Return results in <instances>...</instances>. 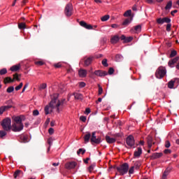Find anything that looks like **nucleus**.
Wrapping results in <instances>:
<instances>
[{
  "label": "nucleus",
  "mask_w": 179,
  "mask_h": 179,
  "mask_svg": "<svg viewBox=\"0 0 179 179\" xmlns=\"http://www.w3.org/2000/svg\"><path fill=\"white\" fill-rule=\"evenodd\" d=\"M18 29H20V30H24V29H26V23H24V22L19 23Z\"/></svg>",
  "instance_id": "30"
},
{
  "label": "nucleus",
  "mask_w": 179,
  "mask_h": 179,
  "mask_svg": "<svg viewBox=\"0 0 179 179\" xmlns=\"http://www.w3.org/2000/svg\"><path fill=\"white\" fill-rule=\"evenodd\" d=\"M4 85H8V83H13V80L10 77H6L3 80Z\"/></svg>",
  "instance_id": "26"
},
{
  "label": "nucleus",
  "mask_w": 179,
  "mask_h": 179,
  "mask_svg": "<svg viewBox=\"0 0 179 179\" xmlns=\"http://www.w3.org/2000/svg\"><path fill=\"white\" fill-rule=\"evenodd\" d=\"M135 171V166H131V168H129L128 173L129 175L134 174Z\"/></svg>",
  "instance_id": "40"
},
{
  "label": "nucleus",
  "mask_w": 179,
  "mask_h": 179,
  "mask_svg": "<svg viewBox=\"0 0 179 179\" xmlns=\"http://www.w3.org/2000/svg\"><path fill=\"white\" fill-rule=\"evenodd\" d=\"M132 15V10H128L124 13V17H128L129 16H131Z\"/></svg>",
  "instance_id": "36"
},
{
  "label": "nucleus",
  "mask_w": 179,
  "mask_h": 179,
  "mask_svg": "<svg viewBox=\"0 0 179 179\" xmlns=\"http://www.w3.org/2000/svg\"><path fill=\"white\" fill-rule=\"evenodd\" d=\"M146 139H147L148 148L150 149L152 145H155V142H153V138L151 136H148Z\"/></svg>",
  "instance_id": "19"
},
{
  "label": "nucleus",
  "mask_w": 179,
  "mask_h": 179,
  "mask_svg": "<svg viewBox=\"0 0 179 179\" xmlns=\"http://www.w3.org/2000/svg\"><path fill=\"white\" fill-rule=\"evenodd\" d=\"M141 155H142V148L138 147L137 150H136L134 153V157H141Z\"/></svg>",
  "instance_id": "21"
},
{
  "label": "nucleus",
  "mask_w": 179,
  "mask_h": 179,
  "mask_svg": "<svg viewBox=\"0 0 179 179\" xmlns=\"http://www.w3.org/2000/svg\"><path fill=\"white\" fill-rule=\"evenodd\" d=\"M8 73V70L6 69H2L0 70V75H6Z\"/></svg>",
  "instance_id": "45"
},
{
  "label": "nucleus",
  "mask_w": 179,
  "mask_h": 179,
  "mask_svg": "<svg viewBox=\"0 0 179 179\" xmlns=\"http://www.w3.org/2000/svg\"><path fill=\"white\" fill-rule=\"evenodd\" d=\"M126 143L129 146V148H133V146H135V138H134V136L129 135L126 138Z\"/></svg>",
  "instance_id": "10"
},
{
  "label": "nucleus",
  "mask_w": 179,
  "mask_h": 179,
  "mask_svg": "<svg viewBox=\"0 0 179 179\" xmlns=\"http://www.w3.org/2000/svg\"><path fill=\"white\" fill-rule=\"evenodd\" d=\"M44 89H47V83H42L39 86V90H44Z\"/></svg>",
  "instance_id": "39"
},
{
  "label": "nucleus",
  "mask_w": 179,
  "mask_h": 179,
  "mask_svg": "<svg viewBox=\"0 0 179 179\" xmlns=\"http://www.w3.org/2000/svg\"><path fill=\"white\" fill-rule=\"evenodd\" d=\"M64 101H65V99H64L63 101H59L57 98H54L53 99H52V101L50 102L49 105H47L45 107V115H48V114H50V113H52V110H54V108L56 109L57 113H59L60 111H62Z\"/></svg>",
  "instance_id": "1"
},
{
  "label": "nucleus",
  "mask_w": 179,
  "mask_h": 179,
  "mask_svg": "<svg viewBox=\"0 0 179 179\" xmlns=\"http://www.w3.org/2000/svg\"><path fill=\"white\" fill-rule=\"evenodd\" d=\"M35 65H37L38 66H43L45 63L41 60L40 61H36L34 62Z\"/></svg>",
  "instance_id": "33"
},
{
  "label": "nucleus",
  "mask_w": 179,
  "mask_h": 179,
  "mask_svg": "<svg viewBox=\"0 0 179 179\" xmlns=\"http://www.w3.org/2000/svg\"><path fill=\"white\" fill-rule=\"evenodd\" d=\"M106 141L108 143H115V138L110 137V136H106Z\"/></svg>",
  "instance_id": "24"
},
{
  "label": "nucleus",
  "mask_w": 179,
  "mask_h": 179,
  "mask_svg": "<svg viewBox=\"0 0 179 179\" xmlns=\"http://www.w3.org/2000/svg\"><path fill=\"white\" fill-rule=\"evenodd\" d=\"M23 123H14L11 126V129L13 132H20V131L23 130Z\"/></svg>",
  "instance_id": "7"
},
{
  "label": "nucleus",
  "mask_w": 179,
  "mask_h": 179,
  "mask_svg": "<svg viewBox=\"0 0 179 179\" xmlns=\"http://www.w3.org/2000/svg\"><path fill=\"white\" fill-rule=\"evenodd\" d=\"M108 19H110L109 15H106L103 16L102 17H101V22H107V20H108Z\"/></svg>",
  "instance_id": "34"
},
{
  "label": "nucleus",
  "mask_w": 179,
  "mask_h": 179,
  "mask_svg": "<svg viewBox=\"0 0 179 179\" xmlns=\"http://www.w3.org/2000/svg\"><path fill=\"white\" fill-rule=\"evenodd\" d=\"M166 31H171V24L170 22L166 24Z\"/></svg>",
  "instance_id": "56"
},
{
  "label": "nucleus",
  "mask_w": 179,
  "mask_h": 179,
  "mask_svg": "<svg viewBox=\"0 0 179 179\" xmlns=\"http://www.w3.org/2000/svg\"><path fill=\"white\" fill-rule=\"evenodd\" d=\"M72 10H73L72 3H67L64 9V14L66 15V16H67L68 17L72 16Z\"/></svg>",
  "instance_id": "8"
},
{
  "label": "nucleus",
  "mask_w": 179,
  "mask_h": 179,
  "mask_svg": "<svg viewBox=\"0 0 179 179\" xmlns=\"http://www.w3.org/2000/svg\"><path fill=\"white\" fill-rule=\"evenodd\" d=\"M92 136V134H90V132H87L85 136H84V141L85 143H87L89 141H90V137Z\"/></svg>",
  "instance_id": "27"
},
{
  "label": "nucleus",
  "mask_w": 179,
  "mask_h": 179,
  "mask_svg": "<svg viewBox=\"0 0 179 179\" xmlns=\"http://www.w3.org/2000/svg\"><path fill=\"white\" fill-rule=\"evenodd\" d=\"M171 19H170L167 17L162 18V22L163 23H171Z\"/></svg>",
  "instance_id": "37"
},
{
  "label": "nucleus",
  "mask_w": 179,
  "mask_h": 179,
  "mask_svg": "<svg viewBox=\"0 0 179 179\" xmlns=\"http://www.w3.org/2000/svg\"><path fill=\"white\" fill-rule=\"evenodd\" d=\"M94 167H96V164H92L91 166H89L88 170L90 173H92V171L94 170Z\"/></svg>",
  "instance_id": "46"
},
{
  "label": "nucleus",
  "mask_w": 179,
  "mask_h": 179,
  "mask_svg": "<svg viewBox=\"0 0 179 179\" xmlns=\"http://www.w3.org/2000/svg\"><path fill=\"white\" fill-rule=\"evenodd\" d=\"M52 142H54V138H52V137H50L48 139V144L50 147L52 146Z\"/></svg>",
  "instance_id": "42"
},
{
  "label": "nucleus",
  "mask_w": 179,
  "mask_h": 179,
  "mask_svg": "<svg viewBox=\"0 0 179 179\" xmlns=\"http://www.w3.org/2000/svg\"><path fill=\"white\" fill-rule=\"evenodd\" d=\"M64 167L67 170H72V169H75L76 167V162H67L65 164Z\"/></svg>",
  "instance_id": "14"
},
{
  "label": "nucleus",
  "mask_w": 179,
  "mask_h": 179,
  "mask_svg": "<svg viewBox=\"0 0 179 179\" xmlns=\"http://www.w3.org/2000/svg\"><path fill=\"white\" fill-rule=\"evenodd\" d=\"M162 156V152H155L150 156V159L151 160H156V159H160Z\"/></svg>",
  "instance_id": "17"
},
{
  "label": "nucleus",
  "mask_w": 179,
  "mask_h": 179,
  "mask_svg": "<svg viewBox=\"0 0 179 179\" xmlns=\"http://www.w3.org/2000/svg\"><path fill=\"white\" fill-rule=\"evenodd\" d=\"M15 80H17V82H20V74H18L17 73L13 74V82H15Z\"/></svg>",
  "instance_id": "28"
},
{
  "label": "nucleus",
  "mask_w": 179,
  "mask_h": 179,
  "mask_svg": "<svg viewBox=\"0 0 179 179\" xmlns=\"http://www.w3.org/2000/svg\"><path fill=\"white\" fill-rule=\"evenodd\" d=\"M12 120L9 117L3 119L1 122V125L4 131L7 132L12 129Z\"/></svg>",
  "instance_id": "3"
},
{
  "label": "nucleus",
  "mask_w": 179,
  "mask_h": 179,
  "mask_svg": "<svg viewBox=\"0 0 179 179\" xmlns=\"http://www.w3.org/2000/svg\"><path fill=\"white\" fill-rule=\"evenodd\" d=\"M80 121H82L83 122H86V116H80Z\"/></svg>",
  "instance_id": "60"
},
{
  "label": "nucleus",
  "mask_w": 179,
  "mask_h": 179,
  "mask_svg": "<svg viewBox=\"0 0 179 179\" xmlns=\"http://www.w3.org/2000/svg\"><path fill=\"white\" fill-rule=\"evenodd\" d=\"M119 176H125L129 170V164L127 162L122 164L115 167Z\"/></svg>",
  "instance_id": "2"
},
{
  "label": "nucleus",
  "mask_w": 179,
  "mask_h": 179,
  "mask_svg": "<svg viewBox=\"0 0 179 179\" xmlns=\"http://www.w3.org/2000/svg\"><path fill=\"white\" fill-rule=\"evenodd\" d=\"M179 85V78H173L168 83L169 89H176Z\"/></svg>",
  "instance_id": "9"
},
{
  "label": "nucleus",
  "mask_w": 179,
  "mask_h": 179,
  "mask_svg": "<svg viewBox=\"0 0 179 179\" xmlns=\"http://www.w3.org/2000/svg\"><path fill=\"white\" fill-rule=\"evenodd\" d=\"M178 59H179L178 57L171 59L168 62V66H169V68H174V66L176 65V64L178 62Z\"/></svg>",
  "instance_id": "13"
},
{
  "label": "nucleus",
  "mask_w": 179,
  "mask_h": 179,
  "mask_svg": "<svg viewBox=\"0 0 179 179\" xmlns=\"http://www.w3.org/2000/svg\"><path fill=\"white\" fill-rule=\"evenodd\" d=\"M6 104H8L7 106H3L0 107V115H2L5 111H8V110H10L12 107H13V105H12V101L8 100L6 101Z\"/></svg>",
  "instance_id": "6"
},
{
  "label": "nucleus",
  "mask_w": 179,
  "mask_h": 179,
  "mask_svg": "<svg viewBox=\"0 0 179 179\" xmlns=\"http://www.w3.org/2000/svg\"><path fill=\"white\" fill-rule=\"evenodd\" d=\"M22 87H23V83H20L18 86L15 87V90H16V92H18V90H20V89H22Z\"/></svg>",
  "instance_id": "50"
},
{
  "label": "nucleus",
  "mask_w": 179,
  "mask_h": 179,
  "mask_svg": "<svg viewBox=\"0 0 179 179\" xmlns=\"http://www.w3.org/2000/svg\"><path fill=\"white\" fill-rule=\"evenodd\" d=\"M38 114H40V113L38 112V110H34L33 111V115H38Z\"/></svg>",
  "instance_id": "63"
},
{
  "label": "nucleus",
  "mask_w": 179,
  "mask_h": 179,
  "mask_svg": "<svg viewBox=\"0 0 179 179\" xmlns=\"http://www.w3.org/2000/svg\"><path fill=\"white\" fill-rule=\"evenodd\" d=\"M10 69L12 72H17L20 69V64L12 66Z\"/></svg>",
  "instance_id": "23"
},
{
  "label": "nucleus",
  "mask_w": 179,
  "mask_h": 179,
  "mask_svg": "<svg viewBox=\"0 0 179 179\" xmlns=\"http://www.w3.org/2000/svg\"><path fill=\"white\" fill-rule=\"evenodd\" d=\"M80 78H86L87 76V71L86 69H80L78 71Z\"/></svg>",
  "instance_id": "18"
},
{
  "label": "nucleus",
  "mask_w": 179,
  "mask_h": 179,
  "mask_svg": "<svg viewBox=\"0 0 179 179\" xmlns=\"http://www.w3.org/2000/svg\"><path fill=\"white\" fill-rule=\"evenodd\" d=\"M80 26H81L82 27H84V29H87V30H92L93 29V26H92V24H87L86 22L85 21H80L79 22Z\"/></svg>",
  "instance_id": "12"
},
{
  "label": "nucleus",
  "mask_w": 179,
  "mask_h": 179,
  "mask_svg": "<svg viewBox=\"0 0 179 179\" xmlns=\"http://www.w3.org/2000/svg\"><path fill=\"white\" fill-rule=\"evenodd\" d=\"M21 139L24 143H26V142H28L29 138H27V136H21Z\"/></svg>",
  "instance_id": "47"
},
{
  "label": "nucleus",
  "mask_w": 179,
  "mask_h": 179,
  "mask_svg": "<svg viewBox=\"0 0 179 179\" xmlns=\"http://www.w3.org/2000/svg\"><path fill=\"white\" fill-rule=\"evenodd\" d=\"M73 94L76 100H82L83 99V95H82V94L74 92Z\"/></svg>",
  "instance_id": "25"
},
{
  "label": "nucleus",
  "mask_w": 179,
  "mask_h": 179,
  "mask_svg": "<svg viewBox=\"0 0 179 179\" xmlns=\"http://www.w3.org/2000/svg\"><path fill=\"white\" fill-rule=\"evenodd\" d=\"M20 174H23V172L21 170H17L13 174L14 178H17Z\"/></svg>",
  "instance_id": "29"
},
{
  "label": "nucleus",
  "mask_w": 179,
  "mask_h": 179,
  "mask_svg": "<svg viewBox=\"0 0 179 179\" xmlns=\"http://www.w3.org/2000/svg\"><path fill=\"white\" fill-rule=\"evenodd\" d=\"M108 73V75H113L114 73V69L113 67L109 68Z\"/></svg>",
  "instance_id": "57"
},
{
  "label": "nucleus",
  "mask_w": 179,
  "mask_h": 179,
  "mask_svg": "<svg viewBox=\"0 0 179 179\" xmlns=\"http://www.w3.org/2000/svg\"><path fill=\"white\" fill-rule=\"evenodd\" d=\"M15 90L13 86L8 87L6 90L7 93H12Z\"/></svg>",
  "instance_id": "41"
},
{
  "label": "nucleus",
  "mask_w": 179,
  "mask_h": 179,
  "mask_svg": "<svg viewBox=\"0 0 179 179\" xmlns=\"http://www.w3.org/2000/svg\"><path fill=\"white\" fill-rule=\"evenodd\" d=\"M53 66L56 69L62 68V62L56 63Z\"/></svg>",
  "instance_id": "52"
},
{
  "label": "nucleus",
  "mask_w": 179,
  "mask_h": 179,
  "mask_svg": "<svg viewBox=\"0 0 179 179\" xmlns=\"http://www.w3.org/2000/svg\"><path fill=\"white\" fill-rule=\"evenodd\" d=\"M93 62V57L84 58V66H89Z\"/></svg>",
  "instance_id": "16"
},
{
  "label": "nucleus",
  "mask_w": 179,
  "mask_h": 179,
  "mask_svg": "<svg viewBox=\"0 0 179 179\" xmlns=\"http://www.w3.org/2000/svg\"><path fill=\"white\" fill-rule=\"evenodd\" d=\"M90 141H91V143H96V145H99V143H101V138L98 137L96 138V131H94L92 134V137H91Z\"/></svg>",
  "instance_id": "11"
},
{
  "label": "nucleus",
  "mask_w": 179,
  "mask_h": 179,
  "mask_svg": "<svg viewBox=\"0 0 179 179\" xmlns=\"http://www.w3.org/2000/svg\"><path fill=\"white\" fill-rule=\"evenodd\" d=\"M89 160H90V158L87 157L85 159H83V162L85 164H87L89 163Z\"/></svg>",
  "instance_id": "64"
},
{
  "label": "nucleus",
  "mask_w": 179,
  "mask_h": 179,
  "mask_svg": "<svg viewBox=\"0 0 179 179\" xmlns=\"http://www.w3.org/2000/svg\"><path fill=\"white\" fill-rule=\"evenodd\" d=\"M3 136H6V131L1 130L0 131V138H3Z\"/></svg>",
  "instance_id": "51"
},
{
  "label": "nucleus",
  "mask_w": 179,
  "mask_h": 179,
  "mask_svg": "<svg viewBox=\"0 0 179 179\" xmlns=\"http://www.w3.org/2000/svg\"><path fill=\"white\" fill-rule=\"evenodd\" d=\"M120 40L123 41L124 43H131V41L134 40V37L132 36L126 37L125 35H122L120 37Z\"/></svg>",
  "instance_id": "15"
},
{
  "label": "nucleus",
  "mask_w": 179,
  "mask_h": 179,
  "mask_svg": "<svg viewBox=\"0 0 179 179\" xmlns=\"http://www.w3.org/2000/svg\"><path fill=\"white\" fill-rule=\"evenodd\" d=\"M130 23H131V20H129V18H127V19L124 20V21L122 22V25L128 26V24H129Z\"/></svg>",
  "instance_id": "38"
},
{
  "label": "nucleus",
  "mask_w": 179,
  "mask_h": 179,
  "mask_svg": "<svg viewBox=\"0 0 179 179\" xmlns=\"http://www.w3.org/2000/svg\"><path fill=\"white\" fill-rule=\"evenodd\" d=\"M141 166V162H136L135 164H134V166H133L134 167V169H136V170H138V169H139Z\"/></svg>",
  "instance_id": "44"
},
{
  "label": "nucleus",
  "mask_w": 179,
  "mask_h": 179,
  "mask_svg": "<svg viewBox=\"0 0 179 179\" xmlns=\"http://www.w3.org/2000/svg\"><path fill=\"white\" fill-rule=\"evenodd\" d=\"M173 6V1H169L166 6H165V10H169V9H171V7Z\"/></svg>",
  "instance_id": "31"
},
{
  "label": "nucleus",
  "mask_w": 179,
  "mask_h": 179,
  "mask_svg": "<svg viewBox=\"0 0 179 179\" xmlns=\"http://www.w3.org/2000/svg\"><path fill=\"white\" fill-rule=\"evenodd\" d=\"M146 3H148L149 5H152V3H156V0H145Z\"/></svg>",
  "instance_id": "54"
},
{
  "label": "nucleus",
  "mask_w": 179,
  "mask_h": 179,
  "mask_svg": "<svg viewBox=\"0 0 179 179\" xmlns=\"http://www.w3.org/2000/svg\"><path fill=\"white\" fill-rule=\"evenodd\" d=\"M170 146H171V143H170V141H166L165 142V148H170Z\"/></svg>",
  "instance_id": "58"
},
{
  "label": "nucleus",
  "mask_w": 179,
  "mask_h": 179,
  "mask_svg": "<svg viewBox=\"0 0 179 179\" xmlns=\"http://www.w3.org/2000/svg\"><path fill=\"white\" fill-rule=\"evenodd\" d=\"M15 124H22V117L17 116L14 118Z\"/></svg>",
  "instance_id": "32"
},
{
  "label": "nucleus",
  "mask_w": 179,
  "mask_h": 179,
  "mask_svg": "<svg viewBox=\"0 0 179 179\" xmlns=\"http://www.w3.org/2000/svg\"><path fill=\"white\" fill-rule=\"evenodd\" d=\"M177 55V51L176 50H172L171 52V54L169 55L170 58H173V57H176Z\"/></svg>",
  "instance_id": "48"
},
{
  "label": "nucleus",
  "mask_w": 179,
  "mask_h": 179,
  "mask_svg": "<svg viewBox=\"0 0 179 179\" xmlns=\"http://www.w3.org/2000/svg\"><path fill=\"white\" fill-rule=\"evenodd\" d=\"M134 30L137 33H141V31L142 30V26L136 25V27H134Z\"/></svg>",
  "instance_id": "35"
},
{
  "label": "nucleus",
  "mask_w": 179,
  "mask_h": 179,
  "mask_svg": "<svg viewBox=\"0 0 179 179\" xmlns=\"http://www.w3.org/2000/svg\"><path fill=\"white\" fill-rule=\"evenodd\" d=\"M165 155H170L171 153V150L166 149L164 150Z\"/></svg>",
  "instance_id": "59"
},
{
  "label": "nucleus",
  "mask_w": 179,
  "mask_h": 179,
  "mask_svg": "<svg viewBox=\"0 0 179 179\" xmlns=\"http://www.w3.org/2000/svg\"><path fill=\"white\" fill-rule=\"evenodd\" d=\"M171 172V168H167L164 171V173L162 174V177L161 179H167V176H169Z\"/></svg>",
  "instance_id": "20"
},
{
  "label": "nucleus",
  "mask_w": 179,
  "mask_h": 179,
  "mask_svg": "<svg viewBox=\"0 0 179 179\" xmlns=\"http://www.w3.org/2000/svg\"><path fill=\"white\" fill-rule=\"evenodd\" d=\"M166 74L167 69H166V67L163 66L158 67L155 72V76L157 79H163Z\"/></svg>",
  "instance_id": "4"
},
{
  "label": "nucleus",
  "mask_w": 179,
  "mask_h": 179,
  "mask_svg": "<svg viewBox=\"0 0 179 179\" xmlns=\"http://www.w3.org/2000/svg\"><path fill=\"white\" fill-rule=\"evenodd\" d=\"M102 65L105 67L108 66V63H107V59H103L101 62Z\"/></svg>",
  "instance_id": "53"
},
{
  "label": "nucleus",
  "mask_w": 179,
  "mask_h": 179,
  "mask_svg": "<svg viewBox=\"0 0 179 179\" xmlns=\"http://www.w3.org/2000/svg\"><path fill=\"white\" fill-rule=\"evenodd\" d=\"M107 75H108V73L106 71L96 70L94 72H91L89 76L91 79H95L96 76L103 78V76H107Z\"/></svg>",
  "instance_id": "5"
},
{
  "label": "nucleus",
  "mask_w": 179,
  "mask_h": 179,
  "mask_svg": "<svg viewBox=\"0 0 179 179\" xmlns=\"http://www.w3.org/2000/svg\"><path fill=\"white\" fill-rule=\"evenodd\" d=\"M157 23L158 24H163V18H162V17L157 18Z\"/></svg>",
  "instance_id": "55"
},
{
  "label": "nucleus",
  "mask_w": 179,
  "mask_h": 179,
  "mask_svg": "<svg viewBox=\"0 0 179 179\" xmlns=\"http://www.w3.org/2000/svg\"><path fill=\"white\" fill-rule=\"evenodd\" d=\"M48 133L50 135H52L54 134V129L53 128H50L48 130Z\"/></svg>",
  "instance_id": "62"
},
{
  "label": "nucleus",
  "mask_w": 179,
  "mask_h": 179,
  "mask_svg": "<svg viewBox=\"0 0 179 179\" xmlns=\"http://www.w3.org/2000/svg\"><path fill=\"white\" fill-rule=\"evenodd\" d=\"M98 87H99L98 94L99 96H100L101 94H103V87L100 86V84H98Z\"/></svg>",
  "instance_id": "49"
},
{
  "label": "nucleus",
  "mask_w": 179,
  "mask_h": 179,
  "mask_svg": "<svg viewBox=\"0 0 179 179\" xmlns=\"http://www.w3.org/2000/svg\"><path fill=\"white\" fill-rule=\"evenodd\" d=\"M118 41H120V36H118L117 35L114 36L110 39L111 44H117Z\"/></svg>",
  "instance_id": "22"
},
{
  "label": "nucleus",
  "mask_w": 179,
  "mask_h": 179,
  "mask_svg": "<svg viewBox=\"0 0 179 179\" xmlns=\"http://www.w3.org/2000/svg\"><path fill=\"white\" fill-rule=\"evenodd\" d=\"M80 153L82 155H83L84 153H86V150L83 149V148H80L78 151H77V155H80Z\"/></svg>",
  "instance_id": "43"
},
{
  "label": "nucleus",
  "mask_w": 179,
  "mask_h": 179,
  "mask_svg": "<svg viewBox=\"0 0 179 179\" xmlns=\"http://www.w3.org/2000/svg\"><path fill=\"white\" fill-rule=\"evenodd\" d=\"M85 86H86V83H85V82L79 83V87H85Z\"/></svg>",
  "instance_id": "61"
}]
</instances>
